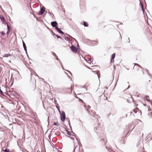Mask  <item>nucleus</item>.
I'll return each instance as SVG.
<instances>
[{
    "label": "nucleus",
    "instance_id": "1",
    "mask_svg": "<svg viewBox=\"0 0 152 152\" xmlns=\"http://www.w3.org/2000/svg\"><path fill=\"white\" fill-rule=\"evenodd\" d=\"M100 124L99 123L98 126L95 127L94 128V130L97 134V136L99 137H103V133L102 130L103 128L102 127L100 126Z\"/></svg>",
    "mask_w": 152,
    "mask_h": 152
},
{
    "label": "nucleus",
    "instance_id": "2",
    "mask_svg": "<svg viewBox=\"0 0 152 152\" xmlns=\"http://www.w3.org/2000/svg\"><path fill=\"white\" fill-rule=\"evenodd\" d=\"M58 110L61 115V119L62 122H64L65 120V112L64 111H62L61 113L59 110V109L57 108Z\"/></svg>",
    "mask_w": 152,
    "mask_h": 152
},
{
    "label": "nucleus",
    "instance_id": "3",
    "mask_svg": "<svg viewBox=\"0 0 152 152\" xmlns=\"http://www.w3.org/2000/svg\"><path fill=\"white\" fill-rule=\"evenodd\" d=\"M139 121H140L141 122V124H140V125L137 126L136 128V129H137V130L138 131L141 130L142 129V124L141 123V121L139 119H136L134 121L135 123L136 124L138 123Z\"/></svg>",
    "mask_w": 152,
    "mask_h": 152
},
{
    "label": "nucleus",
    "instance_id": "4",
    "mask_svg": "<svg viewBox=\"0 0 152 152\" xmlns=\"http://www.w3.org/2000/svg\"><path fill=\"white\" fill-rule=\"evenodd\" d=\"M105 97L104 95H102L99 97V99L100 100L99 101L100 104H102L104 102V101H105V99L104 98Z\"/></svg>",
    "mask_w": 152,
    "mask_h": 152
},
{
    "label": "nucleus",
    "instance_id": "5",
    "mask_svg": "<svg viewBox=\"0 0 152 152\" xmlns=\"http://www.w3.org/2000/svg\"><path fill=\"white\" fill-rule=\"evenodd\" d=\"M45 8L44 7H43L42 8H41L39 12L38 13V15H42L45 12Z\"/></svg>",
    "mask_w": 152,
    "mask_h": 152
},
{
    "label": "nucleus",
    "instance_id": "6",
    "mask_svg": "<svg viewBox=\"0 0 152 152\" xmlns=\"http://www.w3.org/2000/svg\"><path fill=\"white\" fill-rule=\"evenodd\" d=\"M51 25L53 27H55V29H56V27H58V23L56 21L52 22L51 23Z\"/></svg>",
    "mask_w": 152,
    "mask_h": 152
},
{
    "label": "nucleus",
    "instance_id": "7",
    "mask_svg": "<svg viewBox=\"0 0 152 152\" xmlns=\"http://www.w3.org/2000/svg\"><path fill=\"white\" fill-rule=\"evenodd\" d=\"M70 48L72 52H74L75 53H76L78 50L76 48V47L73 45H72L70 47Z\"/></svg>",
    "mask_w": 152,
    "mask_h": 152
},
{
    "label": "nucleus",
    "instance_id": "8",
    "mask_svg": "<svg viewBox=\"0 0 152 152\" xmlns=\"http://www.w3.org/2000/svg\"><path fill=\"white\" fill-rule=\"evenodd\" d=\"M132 124H133L132 123H129L128 125V129H129V131H132V130H134L136 126H134L133 127V128L132 129Z\"/></svg>",
    "mask_w": 152,
    "mask_h": 152
},
{
    "label": "nucleus",
    "instance_id": "9",
    "mask_svg": "<svg viewBox=\"0 0 152 152\" xmlns=\"http://www.w3.org/2000/svg\"><path fill=\"white\" fill-rule=\"evenodd\" d=\"M0 19H1L3 23L4 24H7V23L6 22V21L5 20V18L4 17L0 15Z\"/></svg>",
    "mask_w": 152,
    "mask_h": 152
},
{
    "label": "nucleus",
    "instance_id": "10",
    "mask_svg": "<svg viewBox=\"0 0 152 152\" xmlns=\"http://www.w3.org/2000/svg\"><path fill=\"white\" fill-rule=\"evenodd\" d=\"M100 141L102 144L105 145L107 140H106V139L105 137H104L101 139L100 140Z\"/></svg>",
    "mask_w": 152,
    "mask_h": 152
},
{
    "label": "nucleus",
    "instance_id": "11",
    "mask_svg": "<svg viewBox=\"0 0 152 152\" xmlns=\"http://www.w3.org/2000/svg\"><path fill=\"white\" fill-rule=\"evenodd\" d=\"M93 114L91 116V118H93V117H94L95 118H96L97 119V120H99L98 118H99L100 117L98 115H95V113H96L95 112L94 113L93 112Z\"/></svg>",
    "mask_w": 152,
    "mask_h": 152
},
{
    "label": "nucleus",
    "instance_id": "12",
    "mask_svg": "<svg viewBox=\"0 0 152 152\" xmlns=\"http://www.w3.org/2000/svg\"><path fill=\"white\" fill-rule=\"evenodd\" d=\"M56 30L58 32L61 34H64V32L62 31H61L60 28H58V27H56Z\"/></svg>",
    "mask_w": 152,
    "mask_h": 152
},
{
    "label": "nucleus",
    "instance_id": "13",
    "mask_svg": "<svg viewBox=\"0 0 152 152\" xmlns=\"http://www.w3.org/2000/svg\"><path fill=\"white\" fill-rule=\"evenodd\" d=\"M7 31L6 34H7V35H8L10 31V28L8 23H7Z\"/></svg>",
    "mask_w": 152,
    "mask_h": 152
},
{
    "label": "nucleus",
    "instance_id": "14",
    "mask_svg": "<svg viewBox=\"0 0 152 152\" xmlns=\"http://www.w3.org/2000/svg\"><path fill=\"white\" fill-rule=\"evenodd\" d=\"M23 46L24 48V49L25 50V51L26 52V53L27 54V48L26 45L24 43V42H23Z\"/></svg>",
    "mask_w": 152,
    "mask_h": 152
},
{
    "label": "nucleus",
    "instance_id": "15",
    "mask_svg": "<svg viewBox=\"0 0 152 152\" xmlns=\"http://www.w3.org/2000/svg\"><path fill=\"white\" fill-rule=\"evenodd\" d=\"M114 61V53L111 56V58L110 59V62H112Z\"/></svg>",
    "mask_w": 152,
    "mask_h": 152
},
{
    "label": "nucleus",
    "instance_id": "16",
    "mask_svg": "<svg viewBox=\"0 0 152 152\" xmlns=\"http://www.w3.org/2000/svg\"><path fill=\"white\" fill-rule=\"evenodd\" d=\"M2 151H3L4 152H10V149L8 148H5V150L2 149Z\"/></svg>",
    "mask_w": 152,
    "mask_h": 152
},
{
    "label": "nucleus",
    "instance_id": "17",
    "mask_svg": "<svg viewBox=\"0 0 152 152\" xmlns=\"http://www.w3.org/2000/svg\"><path fill=\"white\" fill-rule=\"evenodd\" d=\"M83 25L85 27H87L88 25V24L86 21L83 22Z\"/></svg>",
    "mask_w": 152,
    "mask_h": 152
},
{
    "label": "nucleus",
    "instance_id": "18",
    "mask_svg": "<svg viewBox=\"0 0 152 152\" xmlns=\"http://www.w3.org/2000/svg\"><path fill=\"white\" fill-rule=\"evenodd\" d=\"M11 56V54H4V57H7Z\"/></svg>",
    "mask_w": 152,
    "mask_h": 152
},
{
    "label": "nucleus",
    "instance_id": "19",
    "mask_svg": "<svg viewBox=\"0 0 152 152\" xmlns=\"http://www.w3.org/2000/svg\"><path fill=\"white\" fill-rule=\"evenodd\" d=\"M65 39L66 40L67 39L69 41H72V40H71L70 39V38H69V37H65Z\"/></svg>",
    "mask_w": 152,
    "mask_h": 152
},
{
    "label": "nucleus",
    "instance_id": "20",
    "mask_svg": "<svg viewBox=\"0 0 152 152\" xmlns=\"http://www.w3.org/2000/svg\"><path fill=\"white\" fill-rule=\"evenodd\" d=\"M139 110L138 108H137L133 110V111L134 113H136L138 111H139Z\"/></svg>",
    "mask_w": 152,
    "mask_h": 152
},
{
    "label": "nucleus",
    "instance_id": "21",
    "mask_svg": "<svg viewBox=\"0 0 152 152\" xmlns=\"http://www.w3.org/2000/svg\"><path fill=\"white\" fill-rule=\"evenodd\" d=\"M96 74H97V75L98 76V78L99 79L100 78V74H99V71H98L97 72H96Z\"/></svg>",
    "mask_w": 152,
    "mask_h": 152
},
{
    "label": "nucleus",
    "instance_id": "22",
    "mask_svg": "<svg viewBox=\"0 0 152 152\" xmlns=\"http://www.w3.org/2000/svg\"><path fill=\"white\" fill-rule=\"evenodd\" d=\"M67 35L69 37V38H70V39L71 40H72H72L73 39H74V40H75V39L74 38H73L71 36L67 34Z\"/></svg>",
    "mask_w": 152,
    "mask_h": 152
},
{
    "label": "nucleus",
    "instance_id": "23",
    "mask_svg": "<svg viewBox=\"0 0 152 152\" xmlns=\"http://www.w3.org/2000/svg\"><path fill=\"white\" fill-rule=\"evenodd\" d=\"M66 131L67 132V134L69 135V136H70L71 135V132L70 131H69L68 130H66Z\"/></svg>",
    "mask_w": 152,
    "mask_h": 152
},
{
    "label": "nucleus",
    "instance_id": "24",
    "mask_svg": "<svg viewBox=\"0 0 152 152\" xmlns=\"http://www.w3.org/2000/svg\"><path fill=\"white\" fill-rule=\"evenodd\" d=\"M53 125L55 126H59L60 125V124L58 122H54Z\"/></svg>",
    "mask_w": 152,
    "mask_h": 152
},
{
    "label": "nucleus",
    "instance_id": "25",
    "mask_svg": "<svg viewBox=\"0 0 152 152\" xmlns=\"http://www.w3.org/2000/svg\"><path fill=\"white\" fill-rule=\"evenodd\" d=\"M148 97V96H146L145 97L146 100H147L148 102H150V100L149 99Z\"/></svg>",
    "mask_w": 152,
    "mask_h": 152
},
{
    "label": "nucleus",
    "instance_id": "26",
    "mask_svg": "<svg viewBox=\"0 0 152 152\" xmlns=\"http://www.w3.org/2000/svg\"><path fill=\"white\" fill-rule=\"evenodd\" d=\"M55 35L56 37H57V38L58 39H59V38H60V39H62V38L60 36L56 35V34H55Z\"/></svg>",
    "mask_w": 152,
    "mask_h": 152
},
{
    "label": "nucleus",
    "instance_id": "27",
    "mask_svg": "<svg viewBox=\"0 0 152 152\" xmlns=\"http://www.w3.org/2000/svg\"><path fill=\"white\" fill-rule=\"evenodd\" d=\"M78 46L79 47V49H78V50H77V52H78V53H80L81 51H82L81 49L79 48V46L78 45Z\"/></svg>",
    "mask_w": 152,
    "mask_h": 152
},
{
    "label": "nucleus",
    "instance_id": "28",
    "mask_svg": "<svg viewBox=\"0 0 152 152\" xmlns=\"http://www.w3.org/2000/svg\"><path fill=\"white\" fill-rule=\"evenodd\" d=\"M1 36H3L4 35L5 33L4 31H2L1 32Z\"/></svg>",
    "mask_w": 152,
    "mask_h": 152
},
{
    "label": "nucleus",
    "instance_id": "29",
    "mask_svg": "<svg viewBox=\"0 0 152 152\" xmlns=\"http://www.w3.org/2000/svg\"><path fill=\"white\" fill-rule=\"evenodd\" d=\"M52 54L54 56H55V57L57 56L56 55V54L53 52H52Z\"/></svg>",
    "mask_w": 152,
    "mask_h": 152
},
{
    "label": "nucleus",
    "instance_id": "30",
    "mask_svg": "<svg viewBox=\"0 0 152 152\" xmlns=\"http://www.w3.org/2000/svg\"><path fill=\"white\" fill-rule=\"evenodd\" d=\"M77 147V146H76L75 147H74V150H73V152H75V149H76V148Z\"/></svg>",
    "mask_w": 152,
    "mask_h": 152
},
{
    "label": "nucleus",
    "instance_id": "31",
    "mask_svg": "<svg viewBox=\"0 0 152 152\" xmlns=\"http://www.w3.org/2000/svg\"><path fill=\"white\" fill-rule=\"evenodd\" d=\"M140 4L141 5V7H143V4H142V3L141 2V1H140Z\"/></svg>",
    "mask_w": 152,
    "mask_h": 152
},
{
    "label": "nucleus",
    "instance_id": "32",
    "mask_svg": "<svg viewBox=\"0 0 152 152\" xmlns=\"http://www.w3.org/2000/svg\"><path fill=\"white\" fill-rule=\"evenodd\" d=\"M60 64H61V66L62 68L63 69H64V67L62 64V63L61 62H60Z\"/></svg>",
    "mask_w": 152,
    "mask_h": 152
},
{
    "label": "nucleus",
    "instance_id": "33",
    "mask_svg": "<svg viewBox=\"0 0 152 152\" xmlns=\"http://www.w3.org/2000/svg\"><path fill=\"white\" fill-rule=\"evenodd\" d=\"M135 65H136L137 66H138L139 67H140V65H139V64H135V63H134V64Z\"/></svg>",
    "mask_w": 152,
    "mask_h": 152
},
{
    "label": "nucleus",
    "instance_id": "34",
    "mask_svg": "<svg viewBox=\"0 0 152 152\" xmlns=\"http://www.w3.org/2000/svg\"><path fill=\"white\" fill-rule=\"evenodd\" d=\"M67 72H69V73H70V74L71 75H72V73H71V72L69 71L68 70H66Z\"/></svg>",
    "mask_w": 152,
    "mask_h": 152
},
{
    "label": "nucleus",
    "instance_id": "35",
    "mask_svg": "<svg viewBox=\"0 0 152 152\" xmlns=\"http://www.w3.org/2000/svg\"><path fill=\"white\" fill-rule=\"evenodd\" d=\"M56 59L58 60L59 61H60V60L58 58L57 56H56Z\"/></svg>",
    "mask_w": 152,
    "mask_h": 152
},
{
    "label": "nucleus",
    "instance_id": "36",
    "mask_svg": "<svg viewBox=\"0 0 152 152\" xmlns=\"http://www.w3.org/2000/svg\"><path fill=\"white\" fill-rule=\"evenodd\" d=\"M80 88H85V85H84L82 87L80 86Z\"/></svg>",
    "mask_w": 152,
    "mask_h": 152
},
{
    "label": "nucleus",
    "instance_id": "37",
    "mask_svg": "<svg viewBox=\"0 0 152 152\" xmlns=\"http://www.w3.org/2000/svg\"><path fill=\"white\" fill-rule=\"evenodd\" d=\"M48 124H49V117H48Z\"/></svg>",
    "mask_w": 152,
    "mask_h": 152
},
{
    "label": "nucleus",
    "instance_id": "38",
    "mask_svg": "<svg viewBox=\"0 0 152 152\" xmlns=\"http://www.w3.org/2000/svg\"><path fill=\"white\" fill-rule=\"evenodd\" d=\"M91 107L90 106H89V105H88V107H87V108H88V109H90L91 108Z\"/></svg>",
    "mask_w": 152,
    "mask_h": 152
},
{
    "label": "nucleus",
    "instance_id": "39",
    "mask_svg": "<svg viewBox=\"0 0 152 152\" xmlns=\"http://www.w3.org/2000/svg\"><path fill=\"white\" fill-rule=\"evenodd\" d=\"M116 32H118V33H119V35H120V36H121V34H120V33L119 32V31H118L117 30H116Z\"/></svg>",
    "mask_w": 152,
    "mask_h": 152
},
{
    "label": "nucleus",
    "instance_id": "40",
    "mask_svg": "<svg viewBox=\"0 0 152 152\" xmlns=\"http://www.w3.org/2000/svg\"><path fill=\"white\" fill-rule=\"evenodd\" d=\"M33 115L34 116H36L37 115V114L36 113H34L33 114Z\"/></svg>",
    "mask_w": 152,
    "mask_h": 152
},
{
    "label": "nucleus",
    "instance_id": "41",
    "mask_svg": "<svg viewBox=\"0 0 152 152\" xmlns=\"http://www.w3.org/2000/svg\"><path fill=\"white\" fill-rule=\"evenodd\" d=\"M142 8V10L143 12L144 11V8L143 7H141Z\"/></svg>",
    "mask_w": 152,
    "mask_h": 152
},
{
    "label": "nucleus",
    "instance_id": "42",
    "mask_svg": "<svg viewBox=\"0 0 152 152\" xmlns=\"http://www.w3.org/2000/svg\"><path fill=\"white\" fill-rule=\"evenodd\" d=\"M127 114H126L124 116H123V117H127Z\"/></svg>",
    "mask_w": 152,
    "mask_h": 152
},
{
    "label": "nucleus",
    "instance_id": "43",
    "mask_svg": "<svg viewBox=\"0 0 152 152\" xmlns=\"http://www.w3.org/2000/svg\"><path fill=\"white\" fill-rule=\"evenodd\" d=\"M117 81H118V80H117L116 81V84L115 85V86H114V87H115V86H116V85L117 83Z\"/></svg>",
    "mask_w": 152,
    "mask_h": 152
},
{
    "label": "nucleus",
    "instance_id": "44",
    "mask_svg": "<svg viewBox=\"0 0 152 152\" xmlns=\"http://www.w3.org/2000/svg\"><path fill=\"white\" fill-rule=\"evenodd\" d=\"M132 100H133V102L134 103L135 102V101H134V99L133 98H132Z\"/></svg>",
    "mask_w": 152,
    "mask_h": 152
},
{
    "label": "nucleus",
    "instance_id": "45",
    "mask_svg": "<svg viewBox=\"0 0 152 152\" xmlns=\"http://www.w3.org/2000/svg\"><path fill=\"white\" fill-rule=\"evenodd\" d=\"M2 10V12L4 13L5 11H4V10L2 9H1Z\"/></svg>",
    "mask_w": 152,
    "mask_h": 152
},
{
    "label": "nucleus",
    "instance_id": "46",
    "mask_svg": "<svg viewBox=\"0 0 152 152\" xmlns=\"http://www.w3.org/2000/svg\"><path fill=\"white\" fill-rule=\"evenodd\" d=\"M51 135H49L48 136V137L50 138V137Z\"/></svg>",
    "mask_w": 152,
    "mask_h": 152
},
{
    "label": "nucleus",
    "instance_id": "47",
    "mask_svg": "<svg viewBox=\"0 0 152 152\" xmlns=\"http://www.w3.org/2000/svg\"><path fill=\"white\" fill-rule=\"evenodd\" d=\"M130 86L129 85L128 87L127 88V89L129 88H130Z\"/></svg>",
    "mask_w": 152,
    "mask_h": 152
},
{
    "label": "nucleus",
    "instance_id": "48",
    "mask_svg": "<svg viewBox=\"0 0 152 152\" xmlns=\"http://www.w3.org/2000/svg\"><path fill=\"white\" fill-rule=\"evenodd\" d=\"M113 80L114 79V75L113 76Z\"/></svg>",
    "mask_w": 152,
    "mask_h": 152
},
{
    "label": "nucleus",
    "instance_id": "49",
    "mask_svg": "<svg viewBox=\"0 0 152 152\" xmlns=\"http://www.w3.org/2000/svg\"><path fill=\"white\" fill-rule=\"evenodd\" d=\"M0 8L1 9H2V8L1 6L0 5Z\"/></svg>",
    "mask_w": 152,
    "mask_h": 152
},
{
    "label": "nucleus",
    "instance_id": "50",
    "mask_svg": "<svg viewBox=\"0 0 152 152\" xmlns=\"http://www.w3.org/2000/svg\"><path fill=\"white\" fill-rule=\"evenodd\" d=\"M146 70L147 71V72H148V74L149 75V72H148V71L147 69H146Z\"/></svg>",
    "mask_w": 152,
    "mask_h": 152
},
{
    "label": "nucleus",
    "instance_id": "51",
    "mask_svg": "<svg viewBox=\"0 0 152 152\" xmlns=\"http://www.w3.org/2000/svg\"><path fill=\"white\" fill-rule=\"evenodd\" d=\"M48 13L50 15H51V13L49 12H48Z\"/></svg>",
    "mask_w": 152,
    "mask_h": 152
},
{
    "label": "nucleus",
    "instance_id": "52",
    "mask_svg": "<svg viewBox=\"0 0 152 152\" xmlns=\"http://www.w3.org/2000/svg\"><path fill=\"white\" fill-rule=\"evenodd\" d=\"M53 35H55V34L53 32Z\"/></svg>",
    "mask_w": 152,
    "mask_h": 152
},
{
    "label": "nucleus",
    "instance_id": "53",
    "mask_svg": "<svg viewBox=\"0 0 152 152\" xmlns=\"http://www.w3.org/2000/svg\"><path fill=\"white\" fill-rule=\"evenodd\" d=\"M129 39V41L128 42H130V40H129V38H128Z\"/></svg>",
    "mask_w": 152,
    "mask_h": 152
},
{
    "label": "nucleus",
    "instance_id": "54",
    "mask_svg": "<svg viewBox=\"0 0 152 152\" xmlns=\"http://www.w3.org/2000/svg\"><path fill=\"white\" fill-rule=\"evenodd\" d=\"M79 100H81V101H82V100L81 99H80L79 98Z\"/></svg>",
    "mask_w": 152,
    "mask_h": 152
},
{
    "label": "nucleus",
    "instance_id": "55",
    "mask_svg": "<svg viewBox=\"0 0 152 152\" xmlns=\"http://www.w3.org/2000/svg\"><path fill=\"white\" fill-rule=\"evenodd\" d=\"M69 126H70V127L71 128V126H70V124H69Z\"/></svg>",
    "mask_w": 152,
    "mask_h": 152
},
{
    "label": "nucleus",
    "instance_id": "56",
    "mask_svg": "<svg viewBox=\"0 0 152 152\" xmlns=\"http://www.w3.org/2000/svg\"><path fill=\"white\" fill-rule=\"evenodd\" d=\"M76 139H77V141H78V139L77 138H76Z\"/></svg>",
    "mask_w": 152,
    "mask_h": 152
},
{
    "label": "nucleus",
    "instance_id": "57",
    "mask_svg": "<svg viewBox=\"0 0 152 152\" xmlns=\"http://www.w3.org/2000/svg\"><path fill=\"white\" fill-rule=\"evenodd\" d=\"M58 152H62L61 151H58Z\"/></svg>",
    "mask_w": 152,
    "mask_h": 152
},
{
    "label": "nucleus",
    "instance_id": "58",
    "mask_svg": "<svg viewBox=\"0 0 152 152\" xmlns=\"http://www.w3.org/2000/svg\"><path fill=\"white\" fill-rule=\"evenodd\" d=\"M2 127H0V129H2Z\"/></svg>",
    "mask_w": 152,
    "mask_h": 152
},
{
    "label": "nucleus",
    "instance_id": "59",
    "mask_svg": "<svg viewBox=\"0 0 152 152\" xmlns=\"http://www.w3.org/2000/svg\"><path fill=\"white\" fill-rule=\"evenodd\" d=\"M87 110V111L88 112H89V110Z\"/></svg>",
    "mask_w": 152,
    "mask_h": 152
},
{
    "label": "nucleus",
    "instance_id": "60",
    "mask_svg": "<svg viewBox=\"0 0 152 152\" xmlns=\"http://www.w3.org/2000/svg\"><path fill=\"white\" fill-rule=\"evenodd\" d=\"M127 101H128V102H129V100H128V99H127Z\"/></svg>",
    "mask_w": 152,
    "mask_h": 152
},
{
    "label": "nucleus",
    "instance_id": "61",
    "mask_svg": "<svg viewBox=\"0 0 152 152\" xmlns=\"http://www.w3.org/2000/svg\"><path fill=\"white\" fill-rule=\"evenodd\" d=\"M53 130H55V129H52V131H53Z\"/></svg>",
    "mask_w": 152,
    "mask_h": 152
},
{
    "label": "nucleus",
    "instance_id": "62",
    "mask_svg": "<svg viewBox=\"0 0 152 152\" xmlns=\"http://www.w3.org/2000/svg\"><path fill=\"white\" fill-rule=\"evenodd\" d=\"M89 61H91V59H89Z\"/></svg>",
    "mask_w": 152,
    "mask_h": 152
},
{
    "label": "nucleus",
    "instance_id": "63",
    "mask_svg": "<svg viewBox=\"0 0 152 152\" xmlns=\"http://www.w3.org/2000/svg\"><path fill=\"white\" fill-rule=\"evenodd\" d=\"M115 55H114L115 57Z\"/></svg>",
    "mask_w": 152,
    "mask_h": 152
},
{
    "label": "nucleus",
    "instance_id": "64",
    "mask_svg": "<svg viewBox=\"0 0 152 152\" xmlns=\"http://www.w3.org/2000/svg\"><path fill=\"white\" fill-rule=\"evenodd\" d=\"M106 100H107V97H106Z\"/></svg>",
    "mask_w": 152,
    "mask_h": 152
}]
</instances>
